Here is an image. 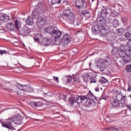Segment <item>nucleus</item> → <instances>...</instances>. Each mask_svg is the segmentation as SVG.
Instances as JSON below:
<instances>
[{
	"label": "nucleus",
	"instance_id": "f257e3e1",
	"mask_svg": "<svg viewBox=\"0 0 131 131\" xmlns=\"http://www.w3.org/2000/svg\"><path fill=\"white\" fill-rule=\"evenodd\" d=\"M23 117L20 115H16L5 120H0V123L4 127L8 128L9 130L13 131L16 129L12 125L13 122L15 124H22L23 123Z\"/></svg>",
	"mask_w": 131,
	"mask_h": 131
},
{
	"label": "nucleus",
	"instance_id": "f03ea898",
	"mask_svg": "<svg viewBox=\"0 0 131 131\" xmlns=\"http://www.w3.org/2000/svg\"><path fill=\"white\" fill-rule=\"evenodd\" d=\"M40 12L36 10L32 13V16L33 18L37 19V25L39 27L46 25L49 21V16H45V17H39L40 16Z\"/></svg>",
	"mask_w": 131,
	"mask_h": 131
},
{
	"label": "nucleus",
	"instance_id": "7ed1b4c3",
	"mask_svg": "<svg viewBox=\"0 0 131 131\" xmlns=\"http://www.w3.org/2000/svg\"><path fill=\"white\" fill-rule=\"evenodd\" d=\"M119 55L122 58V61L124 63H129L131 61V55L129 53V49L128 48V51L125 52L124 46H121L120 48Z\"/></svg>",
	"mask_w": 131,
	"mask_h": 131
},
{
	"label": "nucleus",
	"instance_id": "20e7f679",
	"mask_svg": "<svg viewBox=\"0 0 131 131\" xmlns=\"http://www.w3.org/2000/svg\"><path fill=\"white\" fill-rule=\"evenodd\" d=\"M125 100V96H123L120 94H118L116 95V99L112 98L111 99V104L112 106L114 107H118L124 103Z\"/></svg>",
	"mask_w": 131,
	"mask_h": 131
},
{
	"label": "nucleus",
	"instance_id": "39448f33",
	"mask_svg": "<svg viewBox=\"0 0 131 131\" xmlns=\"http://www.w3.org/2000/svg\"><path fill=\"white\" fill-rule=\"evenodd\" d=\"M71 6L69 5L67 9L64 10L63 15L64 17H67L68 21L70 23V24L75 25V14L70 11Z\"/></svg>",
	"mask_w": 131,
	"mask_h": 131
},
{
	"label": "nucleus",
	"instance_id": "423d86ee",
	"mask_svg": "<svg viewBox=\"0 0 131 131\" xmlns=\"http://www.w3.org/2000/svg\"><path fill=\"white\" fill-rule=\"evenodd\" d=\"M98 25H100V30L99 31V34L102 36H105L108 31H110L109 27L106 26V21L104 19H100L98 21Z\"/></svg>",
	"mask_w": 131,
	"mask_h": 131
},
{
	"label": "nucleus",
	"instance_id": "0eeeda50",
	"mask_svg": "<svg viewBox=\"0 0 131 131\" xmlns=\"http://www.w3.org/2000/svg\"><path fill=\"white\" fill-rule=\"evenodd\" d=\"M31 88L27 86V85H22L20 84H17L16 85H14L11 87V89L10 88V91L13 92H17V90L19 91H22L23 92H25L26 93H29L31 90Z\"/></svg>",
	"mask_w": 131,
	"mask_h": 131
},
{
	"label": "nucleus",
	"instance_id": "6e6552de",
	"mask_svg": "<svg viewBox=\"0 0 131 131\" xmlns=\"http://www.w3.org/2000/svg\"><path fill=\"white\" fill-rule=\"evenodd\" d=\"M20 28L21 22H20V21L18 20H16L15 22V25H14L12 23H9L6 26V28H7L8 30H11V31L14 30L15 28H16L17 30H19Z\"/></svg>",
	"mask_w": 131,
	"mask_h": 131
},
{
	"label": "nucleus",
	"instance_id": "1a4fd4ad",
	"mask_svg": "<svg viewBox=\"0 0 131 131\" xmlns=\"http://www.w3.org/2000/svg\"><path fill=\"white\" fill-rule=\"evenodd\" d=\"M76 7L80 10V9H86L88 5H86L85 0H77L76 1Z\"/></svg>",
	"mask_w": 131,
	"mask_h": 131
},
{
	"label": "nucleus",
	"instance_id": "9d476101",
	"mask_svg": "<svg viewBox=\"0 0 131 131\" xmlns=\"http://www.w3.org/2000/svg\"><path fill=\"white\" fill-rule=\"evenodd\" d=\"M71 39L69 34H65L61 38V42L63 46H67L70 42Z\"/></svg>",
	"mask_w": 131,
	"mask_h": 131
},
{
	"label": "nucleus",
	"instance_id": "9b49d317",
	"mask_svg": "<svg viewBox=\"0 0 131 131\" xmlns=\"http://www.w3.org/2000/svg\"><path fill=\"white\" fill-rule=\"evenodd\" d=\"M51 35L54 37V38H60L61 35V32L58 30L57 27H54L53 31H52L51 33Z\"/></svg>",
	"mask_w": 131,
	"mask_h": 131
},
{
	"label": "nucleus",
	"instance_id": "f8f14e48",
	"mask_svg": "<svg viewBox=\"0 0 131 131\" xmlns=\"http://www.w3.org/2000/svg\"><path fill=\"white\" fill-rule=\"evenodd\" d=\"M104 36H105L106 40L113 41L115 38V34L114 32L108 31Z\"/></svg>",
	"mask_w": 131,
	"mask_h": 131
},
{
	"label": "nucleus",
	"instance_id": "ddd939ff",
	"mask_svg": "<svg viewBox=\"0 0 131 131\" xmlns=\"http://www.w3.org/2000/svg\"><path fill=\"white\" fill-rule=\"evenodd\" d=\"M100 25H99V21L97 22V25H94L92 28V31L94 34H99L100 33Z\"/></svg>",
	"mask_w": 131,
	"mask_h": 131
},
{
	"label": "nucleus",
	"instance_id": "4468645a",
	"mask_svg": "<svg viewBox=\"0 0 131 131\" xmlns=\"http://www.w3.org/2000/svg\"><path fill=\"white\" fill-rule=\"evenodd\" d=\"M52 41H53V40H52L49 37H46L42 39V43L43 46L45 47L51 45V43H52Z\"/></svg>",
	"mask_w": 131,
	"mask_h": 131
},
{
	"label": "nucleus",
	"instance_id": "2eb2a0df",
	"mask_svg": "<svg viewBox=\"0 0 131 131\" xmlns=\"http://www.w3.org/2000/svg\"><path fill=\"white\" fill-rule=\"evenodd\" d=\"M10 20V16L3 14L0 15V23L3 22H7V21Z\"/></svg>",
	"mask_w": 131,
	"mask_h": 131
},
{
	"label": "nucleus",
	"instance_id": "dca6fc26",
	"mask_svg": "<svg viewBox=\"0 0 131 131\" xmlns=\"http://www.w3.org/2000/svg\"><path fill=\"white\" fill-rule=\"evenodd\" d=\"M94 74L92 73H88L84 75L83 77V79L85 82H88L89 80H91V79L93 77Z\"/></svg>",
	"mask_w": 131,
	"mask_h": 131
},
{
	"label": "nucleus",
	"instance_id": "f3484780",
	"mask_svg": "<svg viewBox=\"0 0 131 131\" xmlns=\"http://www.w3.org/2000/svg\"><path fill=\"white\" fill-rule=\"evenodd\" d=\"M80 16L82 17H85L86 19L91 18V13L88 10L81 11L80 13Z\"/></svg>",
	"mask_w": 131,
	"mask_h": 131
},
{
	"label": "nucleus",
	"instance_id": "a211bd4d",
	"mask_svg": "<svg viewBox=\"0 0 131 131\" xmlns=\"http://www.w3.org/2000/svg\"><path fill=\"white\" fill-rule=\"evenodd\" d=\"M30 105H31V106L33 107V108H35V107H40L41 106H42V102H41V101H31L30 103Z\"/></svg>",
	"mask_w": 131,
	"mask_h": 131
},
{
	"label": "nucleus",
	"instance_id": "6ab92c4d",
	"mask_svg": "<svg viewBox=\"0 0 131 131\" xmlns=\"http://www.w3.org/2000/svg\"><path fill=\"white\" fill-rule=\"evenodd\" d=\"M18 30L20 33L23 34V35H27L28 33H30V29H28L27 28H25L23 29L19 28Z\"/></svg>",
	"mask_w": 131,
	"mask_h": 131
},
{
	"label": "nucleus",
	"instance_id": "aec40b11",
	"mask_svg": "<svg viewBox=\"0 0 131 131\" xmlns=\"http://www.w3.org/2000/svg\"><path fill=\"white\" fill-rule=\"evenodd\" d=\"M110 10V9H103L101 11V16L102 18H105L108 14V11Z\"/></svg>",
	"mask_w": 131,
	"mask_h": 131
},
{
	"label": "nucleus",
	"instance_id": "412c9836",
	"mask_svg": "<svg viewBox=\"0 0 131 131\" xmlns=\"http://www.w3.org/2000/svg\"><path fill=\"white\" fill-rule=\"evenodd\" d=\"M26 23L27 25L31 26L33 24L34 21H33V18L31 17V16H28L27 20H26Z\"/></svg>",
	"mask_w": 131,
	"mask_h": 131
},
{
	"label": "nucleus",
	"instance_id": "4be33fe9",
	"mask_svg": "<svg viewBox=\"0 0 131 131\" xmlns=\"http://www.w3.org/2000/svg\"><path fill=\"white\" fill-rule=\"evenodd\" d=\"M87 98L88 99H93V100L96 99V96H94V94L92 93V92H91V91H89V93H88Z\"/></svg>",
	"mask_w": 131,
	"mask_h": 131
},
{
	"label": "nucleus",
	"instance_id": "5701e85b",
	"mask_svg": "<svg viewBox=\"0 0 131 131\" xmlns=\"http://www.w3.org/2000/svg\"><path fill=\"white\" fill-rule=\"evenodd\" d=\"M54 28H55V27H49V28H47L45 29V32H47V33H50L52 35V32L54 30Z\"/></svg>",
	"mask_w": 131,
	"mask_h": 131
},
{
	"label": "nucleus",
	"instance_id": "b1692460",
	"mask_svg": "<svg viewBox=\"0 0 131 131\" xmlns=\"http://www.w3.org/2000/svg\"><path fill=\"white\" fill-rule=\"evenodd\" d=\"M68 103L71 106H74V103H75V99L73 97H71L68 100Z\"/></svg>",
	"mask_w": 131,
	"mask_h": 131
},
{
	"label": "nucleus",
	"instance_id": "393cba45",
	"mask_svg": "<svg viewBox=\"0 0 131 131\" xmlns=\"http://www.w3.org/2000/svg\"><path fill=\"white\" fill-rule=\"evenodd\" d=\"M99 82L100 83H107L108 82V80H107L106 78H105L103 77H102L99 80Z\"/></svg>",
	"mask_w": 131,
	"mask_h": 131
},
{
	"label": "nucleus",
	"instance_id": "a878e982",
	"mask_svg": "<svg viewBox=\"0 0 131 131\" xmlns=\"http://www.w3.org/2000/svg\"><path fill=\"white\" fill-rule=\"evenodd\" d=\"M124 33V30L123 28L119 29L117 30V33L119 34V35H122Z\"/></svg>",
	"mask_w": 131,
	"mask_h": 131
},
{
	"label": "nucleus",
	"instance_id": "bb28decb",
	"mask_svg": "<svg viewBox=\"0 0 131 131\" xmlns=\"http://www.w3.org/2000/svg\"><path fill=\"white\" fill-rule=\"evenodd\" d=\"M118 51H119V49H118V48L114 47L112 50V55H116V54L118 53Z\"/></svg>",
	"mask_w": 131,
	"mask_h": 131
},
{
	"label": "nucleus",
	"instance_id": "cd10ccee",
	"mask_svg": "<svg viewBox=\"0 0 131 131\" xmlns=\"http://www.w3.org/2000/svg\"><path fill=\"white\" fill-rule=\"evenodd\" d=\"M112 25L114 27H117L119 25L118 20L117 19H114L112 22Z\"/></svg>",
	"mask_w": 131,
	"mask_h": 131
},
{
	"label": "nucleus",
	"instance_id": "c85d7f7f",
	"mask_svg": "<svg viewBox=\"0 0 131 131\" xmlns=\"http://www.w3.org/2000/svg\"><path fill=\"white\" fill-rule=\"evenodd\" d=\"M100 71L101 72H103V71H105V69H106V65L104 63H101V64L100 66Z\"/></svg>",
	"mask_w": 131,
	"mask_h": 131
},
{
	"label": "nucleus",
	"instance_id": "c756f323",
	"mask_svg": "<svg viewBox=\"0 0 131 131\" xmlns=\"http://www.w3.org/2000/svg\"><path fill=\"white\" fill-rule=\"evenodd\" d=\"M61 1L62 0H52L51 4H52V5H55V4H58V5H60Z\"/></svg>",
	"mask_w": 131,
	"mask_h": 131
},
{
	"label": "nucleus",
	"instance_id": "7c9ffc66",
	"mask_svg": "<svg viewBox=\"0 0 131 131\" xmlns=\"http://www.w3.org/2000/svg\"><path fill=\"white\" fill-rule=\"evenodd\" d=\"M75 102H77L78 104H80V103H82V101L81 100L80 96H78L76 98Z\"/></svg>",
	"mask_w": 131,
	"mask_h": 131
},
{
	"label": "nucleus",
	"instance_id": "2f4dec72",
	"mask_svg": "<svg viewBox=\"0 0 131 131\" xmlns=\"http://www.w3.org/2000/svg\"><path fill=\"white\" fill-rule=\"evenodd\" d=\"M126 47L129 49V50L131 51V38L127 41Z\"/></svg>",
	"mask_w": 131,
	"mask_h": 131
},
{
	"label": "nucleus",
	"instance_id": "473e14b6",
	"mask_svg": "<svg viewBox=\"0 0 131 131\" xmlns=\"http://www.w3.org/2000/svg\"><path fill=\"white\" fill-rule=\"evenodd\" d=\"M95 103V101L92 100L91 99L88 100V101L86 102V104L87 105H89V106H91V105H92V104Z\"/></svg>",
	"mask_w": 131,
	"mask_h": 131
},
{
	"label": "nucleus",
	"instance_id": "72a5a7b5",
	"mask_svg": "<svg viewBox=\"0 0 131 131\" xmlns=\"http://www.w3.org/2000/svg\"><path fill=\"white\" fill-rule=\"evenodd\" d=\"M97 81V80H96V78H95V76H94V75H93L92 77L90 79V82L91 83H96Z\"/></svg>",
	"mask_w": 131,
	"mask_h": 131
},
{
	"label": "nucleus",
	"instance_id": "f704fd0d",
	"mask_svg": "<svg viewBox=\"0 0 131 131\" xmlns=\"http://www.w3.org/2000/svg\"><path fill=\"white\" fill-rule=\"evenodd\" d=\"M63 4H64L66 5V8H67V9L68 7H69V6H70L69 5V1H68V0H63Z\"/></svg>",
	"mask_w": 131,
	"mask_h": 131
},
{
	"label": "nucleus",
	"instance_id": "c9c22d12",
	"mask_svg": "<svg viewBox=\"0 0 131 131\" xmlns=\"http://www.w3.org/2000/svg\"><path fill=\"white\" fill-rule=\"evenodd\" d=\"M124 36L126 37V38H127V39H129V38L131 37V34L130 33H126L124 34Z\"/></svg>",
	"mask_w": 131,
	"mask_h": 131
},
{
	"label": "nucleus",
	"instance_id": "e433bc0d",
	"mask_svg": "<svg viewBox=\"0 0 131 131\" xmlns=\"http://www.w3.org/2000/svg\"><path fill=\"white\" fill-rule=\"evenodd\" d=\"M128 20V18H127V16H125V17H122V21H123V23L124 24H125V23H126V22H127Z\"/></svg>",
	"mask_w": 131,
	"mask_h": 131
},
{
	"label": "nucleus",
	"instance_id": "4c0bfd02",
	"mask_svg": "<svg viewBox=\"0 0 131 131\" xmlns=\"http://www.w3.org/2000/svg\"><path fill=\"white\" fill-rule=\"evenodd\" d=\"M105 129L106 130H107V129H108V130H111V129L113 130H118V128H115L114 127H110L109 128H105Z\"/></svg>",
	"mask_w": 131,
	"mask_h": 131
},
{
	"label": "nucleus",
	"instance_id": "58836bf2",
	"mask_svg": "<svg viewBox=\"0 0 131 131\" xmlns=\"http://www.w3.org/2000/svg\"><path fill=\"white\" fill-rule=\"evenodd\" d=\"M126 71L127 72H130L131 71V66L130 65H128L127 66L126 68Z\"/></svg>",
	"mask_w": 131,
	"mask_h": 131
},
{
	"label": "nucleus",
	"instance_id": "ea45409f",
	"mask_svg": "<svg viewBox=\"0 0 131 131\" xmlns=\"http://www.w3.org/2000/svg\"><path fill=\"white\" fill-rule=\"evenodd\" d=\"M81 101H83L84 100H88V97L85 96H80Z\"/></svg>",
	"mask_w": 131,
	"mask_h": 131
},
{
	"label": "nucleus",
	"instance_id": "a19ab883",
	"mask_svg": "<svg viewBox=\"0 0 131 131\" xmlns=\"http://www.w3.org/2000/svg\"><path fill=\"white\" fill-rule=\"evenodd\" d=\"M3 54H7V51L6 50H0V54L3 56Z\"/></svg>",
	"mask_w": 131,
	"mask_h": 131
},
{
	"label": "nucleus",
	"instance_id": "79ce46f5",
	"mask_svg": "<svg viewBox=\"0 0 131 131\" xmlns=\"http://www.w3.org/2000/svg\"><path fill=\"white\" fill-rule=\"evenodd\" d=\"M73 79L74 80V82H77V81H78V79H77V78L75 76H73Z\"/></svg>",
	"mask_w": 131,
	"mask_h": 131
},
{
	"label": "nucleus",
	"instance_id": "37998d69",
	"mask_svg": "<svg viewBox=\"0 0 131 131\" xmlns=\"http://www.w3.org/2000/svg\"><path fill=\"white\" fill-rule=\"evenodd\" d=\"M67 80L68 83H70V82H71V80H72V78L68 77Z\"/></svg>",
	"mask_w": 131,
	"mask_h": 131
},
{
	"label": "nucleus",
	"instance_id": "c03bdc74",
	"mask_svg": "<svg viewBox=\"0 0 131 131\" xmlns=\"http://www.w3.org/2000/svg\"><path fill=\"white\" fill-rule=\"evenodd\" d=\"M34 41H36V42H38V43H39L40 41H39V38H35L34 37Z\"/></svg>",
	"mask_w": 131,
	"mask_h": 131
},
{
	"label": "nucleus",
	"instance_id": "a18cd8bd",
	"mask_svg": "<svg viewBox=\"0 0 131 131\" xmlns=\"http://www.w3.org/2000/svg\"><path fill=\"white\" fill-rule=\"evenodd\" d=\"M54 79L55 81H56V82L59 83V80L58 77H54Z\"/></svg>",
	"mask_w": 131,
	"mask_h": 131
},
{
	"label": "nucleus",
	"instance_id": "49530a36",
	"mask_svg": "<svg viewBox=\"0 0 131 131\" xmlns=\"http://www.w3.org/2000/svg\"><path fill=\"white\" fill-rule=\"evenodd\" d=\"M107 96L106 95H103L102 97V100H105V101H106V100H107Z\"/></svg>",
	"mask_w": 131,
	"mask_h": 131
},
{
	"label": "nucleus",
	"instance_id": "de8ad7c7",
	"mask_svg": "<svg viewBox=\"0 0 131 131\" xmlns=\"http://www.w3.org/2000/svg\"><path fill=\"white\" fill-rule=\"evenodd\" d=\"M126 107L128 109L129 111H131V105H126Z\"/></svg>",
	"mask_w": 131,
	"mask_h": 131
},
{
	"label": "nucleus",
	"instance_id": "09e8293b",
	"mask_svg": "<svg viewBox=\"0 0 131 131\" xmlns=\"http://www.w3.org/2000/svg\"><path fill=\"white\" fill-rule=\"evenodd\" d=\"M120 41H125V39L122 37L119 38Z\"/></svg>",
	"mask_w": 131,
	"mask_h": 131
},
{
	"label": "nucleus",
	"instance_id": "8fccbe9b",
	"mask_svg": "<svg viewBox=\"0 0 131 131\" xmlns=\"http://www.w3.org/2000/svg\"><path fill=\"white\" fill-rule=\"evenodd\" d=\"M75 24H73V25H77L78 26H79V25H80V23H78L77 21V20L75 21Z\"/></svg>",
	"mask_w": 131,
	"mask_h": 131
},
{
	"label": "nucleus",
	"instance_id": "3c124183",
	"mask_svg": "<svg viewBox=\"0 0 131 131\" xmlns=\"http://www.w3.org/2000/svg\"><path fill=\"white\" fill-rule=\"evenodd\" d=\"M127 91V92H131V86H128Z\"/></svg>",
	"mask_w": 131,
	"mask_h": 131
},
{
	"label": "nucleus",
	"instance_id": "603ef678",
	"mask_svg": "<svg viewBox=\"0 0 131 131\" xmlns=\"http://www.w3.org/2000/svg\"><path fill=\"white\" fill-rule=\"evenodd\" d=\"M100 89H99V88H95V92H99Z\"/></svg>",
	"mask_w": 131,
	"mask_h": 131
},
{
	"label": "nucleus",
	"instance_id": "864d4df0",
	"mask_svg": "<svg viewBox=\"0 0 131 131\" xmlns=\"http://www.w3.org/2000/svg\"><path fill=\"white\" fill-rule=\"evenodd\" d=\"M118 130L117 131H122V129L121 128H118Z\"/></svg>",
	"mask_w": 131,
	"mask_h": 131
},
{
	"label": "nucleus",
	"instance_id": "5fc2aeb1",
	"mask_svg": "<svg viewBox=\"0 0 131 131\" xmlns=\"http://www.w3.org/2000/svg\"><path fill=\"white\" fill-rule=\"evenodd\" d=\"M38 35H39V36H40V37H42V35H41V34H38Z\"/></svg>",
	"mask_w": 131,
	"mask_h": 131
},
{
	"label": "nucleus",
	"instance_id": "6e6d98bb",
	"mask_svg": "<svg viewBox=\"0 0 131 131\" xmlns=\"http://www.w3.org/2000/svg\"><path fill=\"white\" fill-rule=\"evenodd\" d=\"M111 16H113V12L112 11L111 12Z\"/></svg>",
	"mask_w": 131,
	"mask_h": 131
},
{
	"label": "nucleus",
	"instance_id": "4d7b16f0",
	"mask_svg": "<svg viewBox=\"0 0 131 131\" xmlns=\"http://www.w3.org/2000/svg\"><path fill=\"white\" fill-rule=\"evenodd\" d=\"M108 24H110V23H111V20H109L108 21Z\"/></svg>",
	"mask_w": 131,
	"mask_h": 131
},
{
	"label": "nucleus",
	"instance_id": "13d9d810",
	"mask_svg": "<svg viewBox=\"0 0 131 131\" xmlns=\"http://www.w3.org/2000/svg\"><path fill=\"white\" fill-rule=\"evenodd\" d=\"M0 32H4V30H0Z\"/></svg>",
	"mask_w": 131,
	"mask_h": 131
},
{
	"label": "nucleus",
	"instance_id": "bf43d9fd",
	"mask_svg": "<svg viewBox=\"0 0 131 131\" xmlns=\"http://www.w3.org/2000/svg\"><path fill=\"white\" fill-rule=\"evenodd\" d=\"M21 92H20V94H19L20 96H24V95H22V94H21Z\"/></svg>",
	"mask_w": 131,
	"mask_h": 131
},
{
	"label": "nucleus",
	"instance_id": "052dcab7",
	"mask_svg": "<svg viewBox=\"0 0 131 131\" xmlns=\"http://www.w3.org/2000/svg\"><path fill=\"white\" fill-rule=\"evenodd\" d=\"M104 1V2H107L108 0H103Z\"/></svg>",
	"mask_w": 131,
	"mask_h": 131
},
{
	"label": "nucleus",
	"instance_id": "680f3d73",
	"mask_svg": "<svg viewBox=\"0 0 131 131\" xmlns=\"http://www.w3.org/2000/svg\"><path fill=\"white\" fill-rule=\"evenodd\" d=\"M94 1H96V0H92V3H93V2H94Z\"/></svg>",
	"mask_w": 131,
	"mask_h": 131
},
{
	"label": "nucleus",
	"instance_id": "e2e57ef3",
	"mask_svg": "<svg viewBox=\"0 0 131 131\" xmlns=\"http://www.w3.org/2000/svg\"><path fill=\"white\" fill-rule=\"evenodd\" d=\"M23 46H24V47H25V44H23Z\"/></svg>",
	"mask_w": 131,
	"mask_h": 131
},
{
	"label": "nucleus",
	"instance_id": "0e129e2a",
	"mask_svg": "<svg viewBox=\"0 0 131 131\" xmlns=\"http://www.w3.org/2000/svg\"><path fill=\"white\" fill-rule=\"evenodd\" d=\"M91 64H92V63H90V66H91Z\"/></svg>",
	"mask_w": 131,
	"mask_h": 131
}]
</instances>
